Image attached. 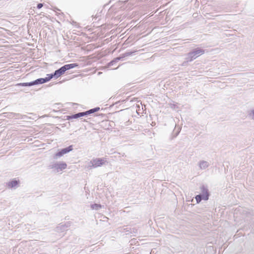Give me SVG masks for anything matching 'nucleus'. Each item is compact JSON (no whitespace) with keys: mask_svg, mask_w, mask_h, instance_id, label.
Wrapping results in <instances>:
<instances>
[{"mask_svg":"<svg viewBox=\"0 0 254 254\" xmlns=\"http://www.w3.org/2000/svg\"><path fill=\"white\" fill-rule=\"evenodd\" d=\"M17 181L16 180H13L8 183V186L10 188H13L17 185Z\"/></svg>","mask_w":254,"mask_h":254,"instance_id":"dca6fc26","label":"nucleus"},{"mask_svg":"<svg viewBox=\"0 0 254 254\" xmlns=\"http://www.w3.org/2000/svg\"><path fill=\"white\" fill-rule=\"evenodd\" d=\"M132 54L131 52H127L124 54L122 55V56L121 57H120V58H121V59L123 58H125L126 57H127V56H129L130 55H131Z\"/></svg>","mask_w":254,"mask_h":254,"instance_id":"a211bd4d","label":"nucleus"},{"mask_svg":"<svg viewBox=\"0 0 254 254\" xmlns=\"http://www.w3.org/2000/svg\"><path fill=\"white\" fill-rule=\"evenodd\" d=\"M70 223L68 222L65 223H61L56 228V231L58 232H62L65 231L69 226Z\"/></svg>","mask_w":254,"mask_h":254,"instance_id":"0eeeda50","label":"nucleus"},{"mask_svg":"<svg viewBox=\"0 0 254 254\" xmlns=\"http://www.w3.org/2000/svg\"><path fill=\"white\" fill-rule=\"evenodd\" d=\"M43 4L41 3H38L37 4V8L38 9H40L41 8H42L43 7Z\"/></svg>","mask_w":254,"mask_h":254,"instance_id":"6ab92c4d","label":"nucleus"},{"mask_svg":"<svg viewBox=\"0 0 254 254\" xmlns=\"http://www.w3.org/2000/svg\"><path fill=\"white\" fill-rule=\"evenodd\" d=\"M73 150V146L70 145L68 146L67 147L59 149L58 150V151L54 154L53 156V158L54 159H58L64 155V154L69 152L70 151H71Z\"/></svg>","mask_w":254,"mask_h":254,"instance_id":"39448f33","label":"nucleus"},{"mask_svg":"<svg viewBox=\"0 0 254 254\" xmlns=\"http://www.w3.org/2000/svg\"><path fill=\"white\" fill-rule=\"evenodd\" d=\"M106 162L107 160L105 158L93 159L90 162L91 165H89L88 168L91 169L92 167L97 168L100 167L104 165Z\"/></svg>","mask_w":254,"mask_h":254,"instance_id":"20e7f679","label":"nucleus"},{"mask_svg":"<svg viewBox=\"0 0 254 254\" xmlns=\"http://www.w3.org/2000/svg\"><path fill=\"white\" fill-rule=\"evenodd\" d=\"M84 116H85L84 112H80V113L72 115L71 116H68L67 118V119H77V118H78Z\"/></svg>","mask_w":254,"mask_h":254,"instance_id":"9d476101","label":"nucleus"},{"mask_svg":"<svg viewBox=\"0 0 254 254\" xmlns=\"http://www.w3.org/2000/svg\"><path fill=\"white\" fill-rule=\"evenodd\" d=\"M186 58L185 59L186 61L185 62H184L183 63V64H182V66H186L187 65V63L189 62H191L192 61V60H194V58H192L191 59V58L190 56V53H189L187 56H186Z\"/></svg>","mask_w":254,"mask_h":254,"instance_id":"f8f14e48","label":"nucleus"},{"mask_svg":"<svg viewBox=\"0 0 254 254\" xmlns=\"http://www.w3.org/2000/svg\"><path fill=\"white\" fill-rule=\"evenodd\" d=\"M77 66L78 64H65L59 69L55 70L53 73L49 74V75L51 79L52 78H58L62 75L64 74L66 70L74 68Z\"/></svg>","mask_w":254,"mask_h":254,"instance_id":"f257e3e1","label":"nucleus"},{"mask_svg":"<svg viewBox=\"0 0 254 254\" xmlns=\"http://www.w3.org/2000/svg\"><path fill=\"white\" fill-rule=\"evenodd\" d=\"M209 165L210 164L208 162L204 160L200 161L198 163L199 167L200 169L202 170L206 169L209 167Z\"/></svg>","mask_w":254,"mask_h":254,"instance_id":"1a4fd4ad","label":"nucleus"},{"mask_svg":"<svg viewBox=\"0 0 254 254\" xmlns=\"http://www.w3.org/2000/svg\"><path fill=\"white\" fill-rule=\"evenodd\" d=\"M248 116L250 119L254 121V108L248 111Z\"/></svg>","mask_w":254,"mask_h":254,"instance_id":"ddd939ff","label":"nucleus"},{"mask_svg":"<svg viewBox=\"0 0 254 254\" xmlns=\"http://www.w3.org/2000/svg\"><path fill=\"white\" fill-rule=\"evenodd\" d=\"M121 59V58H120V57L115 58V59H114L113 61H112L111 62H110L109 63L108 66L110 67L112 65H113L115 63H117Z\"/></svg>","mask_w":254,"mask_h":254,"instance_id":"4468645a","label":"nucleus"},{"mask_svg":"<svg viewBox=\"0 0 254 254\" xmlns=\"http://www.w3.org/2000/svg\"><path fill=\"white\" fill-rule=\"evenodd\" d=\"M49 167L50 169H55L57 172H59L66 169L67 164L63 161L56 162L51 163Z\"/></svg>","mask_w":254,"mask_h":254,"instance_id":"7ed1b4c3","label":"nucleus"},{"mask_svg":"<svg viewBox=\"0 0 254 254\" xmlns=\"http://www.w3.org/2000/svg\"><path fill=\"white\" fill-rule=\"evenodd\" d=\"M204 53V51L203 49L200 48H197L190 52V56H191V59L194 58L195 59L200 55H202Z\"/></svg>","mask_w":254,"mask_h":254,"instance_id":"423d86ee","label":"nucleus"},{"mask_svg":"<svg viewBox=\"0 0 254 254\" xmlns=\"http://www.w3.org/2000/svg\"><path fill=\"white\" fill-rule=\"evenodd\" d=\"M200 194L203 197V200H208L209 197V192L208 189L204 186H202L200 188Z\"/></svg>","mask_w":254,"mask_h":254,"instance_id":"6e6552de","label":"nucleus"},{"mask_svg":"<svg viewBox=\"0 0 254 254\" xmlns=\"http://www.w3.org/2000/svg\"><path fill=\"white\" fill-rule=\"evenodd\" d=\"M101 207H102L101 205L99 204L95 203V204H93L91 205V208L92 209H95V210H99Z\"/></svg>","mask_w":254,"mask_h":254,"instance_id":"2eb2a0df","label":"nucleus"},{"mask_svg":"<svg viewBox=\"0 0 254 254\" xmlns=\"http://www.w3.org/2000/svg\"><path fill=\"white\" fill-rule=\"evenodd\" d=\"M99 110H100V108L99 107H96V108L91 109L89 110H88V111H87L86 112H84L85 115L87 116V115H90L91 114H93V113H95L96 112H98Z\"/></svg>","mask_w":254,"mask_h":254,"instance_id":"9b49d317","label":"nucleus"},{"mask_svg":"<svg viewBox=\"0 0 254 254\" xmlns=\"http://www.w3.org/2000/svg\"><path fill=\"white\" fill-rule=\"evenodd\" d=\"M195 199L197 202L199 203L201 201V200L203 199V197L201 194H199L196 196Z\"/></svg>","mask_w":254,"mask_h":254,"instance_id":"f3484780","label":"nucleus"},{"mask_svg":"<svg viewBox=\"0 0 254 254\" xmlns=\"http://www.w3.org/2000/svg\"><path fill=\"white\" fill-rule=\"evenodd\" d=\"M47 77L45 78H38L34 81L30 82L19 83H17L16 86H31L35 85L43 84L46 83L51 79L49 74H47Z\"/></svg>","mask_w":254,"mask_h":254,"instance_id":"f03ea898","label":"nucleus"}]
</instances>
